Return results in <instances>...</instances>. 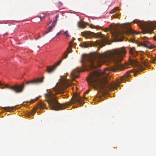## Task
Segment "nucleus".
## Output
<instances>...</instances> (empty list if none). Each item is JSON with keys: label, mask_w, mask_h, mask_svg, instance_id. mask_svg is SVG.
<instances>
[{"label": "nucleus", "mask_w": 156, "mask_h": 156, "mask_svg": "<svg viewBox=\"0 0 156 156\" xmlns=\"http://www.w3.org/2000/svg\"><path fill=\"white\" fill-rule=\"evenodd\" d=\"M126 53V51L123 47L113 49L108 52H105L101 54L96 52L89 55H83L81 63L83 70L77 68L71 73V78L74 80L78 77L80 73L83 70H88V68L91 69L101 66L107 60L106 59L111 60L115 64V66L111 68L112 71L115 72L118 70H123L124 67L120 62Z\"/></svg>", "instance_id": "f257e3e1"}, {"label": "nucleus", "mask_w": 156, "mask_h": 156, "mask_svg": "<svg viewBox=\"0 0 156 156\" xmlns=\"http://www.w3.org/2000/svg\"><path fill=\"white\" fill-rule=\"evenodd\" d=\"M109 73V70L106 69L103 71L91 73L87 78L89 85L102 89L110 87L111 85L108 82Z\"/></svg>", "instance_id": "f03ea898"}, {"label": "nucleus", "mask_w": 156, "mask_h": 156, "mask_svg": "<svg viewBox=\"0 0 156 156\" xmlns=\"http://www.w3.org/2000/svg\"><path fill=\"white\" fill-rule=\"evenodd\" d=\"M55 94L49 92L45 94V100L47 102L50 109L51 110L58 111L63 110L66 108L67 105L64 104H61L56 99Z\"/></svg>", "instance_id": "7ed1b4c3"}, {"label": "nucleus", "mask_w": 156, "mask_h": 156, "mask_svg": "<svg viewBox=\"0 0 156 156\" xmlns=\"http://www.w3.org/2000/svg\"><path fill=\"white\" fill-rule=\"evenodd\" d=\"M72 49L71 47L69 46L67 50L64 53L63 56L61 59L59 60L56 62L55 64L51 66H47L46 71L48 73L50 74L52 73L57 68V67L62 62V59L64 58H67L69 53L71 52Z\"/></svg>", "instance_id": "20e7f679"}, {"label": "nucleus", "mask_w": 156, "mask_h": 156, "mask_svg": "<svg viewBox=\"0 0 156 156\" xmlns=\"http://www.w3.org/2000/svg\"><path fill=\"white\" fill-rule=\"evenodd\" d=\"M71 83L67 79H65L62 82L57 84L56 87L53 89L55 91V94L63 93L64 89L70 86Z\"/></svg>", "instance_id": "39448f33"}, {"label": "nucleus", "mask_w": 156, "mask_h": 156, "mask_svg": "<svg viewBox=\"0 0 156 156\" xmlns=\"http://www.w3.org/2000/svg\"><path fill=\"white\" fill-rule=\"evenodd\" d=\"M152 23H148L147 22H140V26L144 29L143 33L151 34L152 33L154 29L156 26Z\"/></svg>", "instance_id": "423d86ee"}, {"label": "nucleus", "mask_w": 156, "mask_h": 156, "mask_svg": "<svg viewBox=\"0 0 156 156\" xmlns=\"http://www.w3.org/2000/svg\"><path fill=\"white\" fill-rule=\"evenodd\" d=\"M81 34L83 36L85 37L86 38H89L90 37H93L97 38L102 37L103 38L104 41H107L106 37L100 33H95L88 31L81 32Z\"/></svg>", "instance_id": "0eeeda50"}, {"label": "nucleus", "mask_w": 156, "mask_h": 156, "mask_svg": "<svg viewBox=\"0 0 156 156\" xmlns=\"http://www.w3.org/2000/svg\"><path fill=\"white\" fill-rule=\"evenodd\" d=\"M77 102L78 103L80 106L83 105L84 104L81 97L79 95L76 94L73 95L72 98L69 101V105H71Z\"/></svg>", "instance_id": "6e6552de"}, {"label": "nucleus", "mask_w": 156, "mask_h": 156, "mask_svg": "<svg viewBox=\"0 0 156 156\" xmlns=\"http://www.w3.org/2000/svg\"><path fill=\"white\" fill-rule=\"evenodd\" d=\"M25 86L24 84L20 85H14L10 86V90L16 93H21L23 91Z\"/></svg>", "instance_id": "1a4fd4ad"}, {"label": "nucleus", "mask_w": 156, "mask_h": 156, "mask_svg": "<svg viewBox=\"0 0 156 156\" xmlns=\"http://www.w3.org/2000/svg\"><path fill=\"white\" fill-rule=\"evenodd\" d=\"M44 77H42L41 78H37L36 79H34L33 80L30 81H27V84H37L42 83L43 82Z\"/></svg>", "instance_id": "9d476101"}, {"label": "nucleus", "mask_w": 156, "mask_h": 156, "mask_svg": "<svg viewBox=\"0 0 156 156\" xmlns=\"http://www.w3.org/2000/svg\"><path fill=\"white\" fill-rule=\"evenodd\" d=\"M98 45H99L100 48H101L103 46H104V44L102 42L98 41H96L94 42L93 41H91L90 42V46H95Z\"/></svg>", "instance_id": "9b49d317"}, {"label": "nucleus", "mask_w": 156, "mask_h": 156, "mask_svg": "<svg viewBox=\"0 0 156 156\" xmlns=\"http://www.w3.org/2000/svg\"><path fill=\"white\" fill-rule=\"evenodd\" d=\"M123 32L126 34H131L132 35L137 34L138 33L135 30H133L130 28H126V30Z\"/></svg>", "instance_id": "f8f14e48"}, {"label": "nucleus", "mask_w": 156, "mask_h": 156, "mask_svg": "<svg viewBox=\"0 0 156 156\" xmlns=\"http://www.w3.org/2000/svg\"><path fill=\"white\" fill-rule=\"evenodd\" d=\"M38 108L46 109V105L44 102H40L38 105L37 107L35 108H34V113L36 112L37 109Z\"/></svg>", "instance_id": "ddd939ff"}, {"label": "nucleus", "mask_w": 156, "mask_h": 156, "mask_svg": "<svg viewBox=\"0 0 156 156\" xmlns=\"http://www.w3.org/2000/svg\"><path fill=\"white\" fill-rule=\"evenodd\" d=\"M128 63L129 65L132 66L133 67L137 66L138 64V62L135 60L130 58H129Z\"/></svg>", "instance_id": "4468645a"}, {"label": "nucleus", "mask_w": 156, "mask_h": 156, "mask_svg": "<svg viewBox=\"0 0 156 156\" xmlns=\"http://www.w3.org/2000/svg\"><path fill=\"white\" fill-rule=\"evenodd\" d=\"M132 73V72L131 70H130L129 71H128L127 72L126 74L124 75L122 78V80L123 81L127 80V78L130 76L129 73Z\"/></svg>", "instance_id": "2eb2a0df"}, {"label": "nucleus", "mask_w": 156, "mask_h": 156, "mask_svg": "<svg viewBox=\"0 0 156 156\" xmlns=\"http://www.w3.org/2000/svg\"><path fill=\"white\" fill-rule=\"evenodd\" d=\"M143 45L144 47L148 48H149L151 49L153 48V46L151 44L150 42L147 41H144Z\"/></svg>", "instance_id": "dca6fc26"}, {"label": "nucleus", "mask_w": 156, "mask_h": 156, "mask_svg": "<svg viewBox=\"0 0 156 156\" xmlns=\"http://www.w3.org/2000/svg\"><path fill=\"white\" fill-rule=\"evenodd\" d=\"M78 27L80 28H83L86 27V25L88 24V23H87L84 22H80L78 23Z\"/></svg>", "instance_id": "f3484780"}, {"label": "nucleus", "mask_w": 156, "mask_h": 156, "mask_svg": "<svg viewBox=\"0 0 156 156\" xmlns=\"http://www.w3.org/2000/svg\"><path fill=\"white\" fill-rule=\"evenodd\" d=\"M0 88L3 89L6 88L7 89H9V86L7 84L3 85L0 82Z\"/></svg>", "instance_id": "a211bd4d"}, {"label": "nucleus", "mask_w": 156, "mask_h": 156, "mask_svg": "<svg viewBox=\"0 0 156 156\" xmlns=\"http://www.w3.org/2000/svg\"><path fill=\"white\" fill-rule=\"evenodd\" d=\"M54 27H53V25H52V26H49L48 27V31L44 33V35H45L47 33H48L50 32L51 30H52V28Z\"/></svg>", "instance_id": "6ab92c4d"}, {"label": "nucleus", "mask_w": 156, "mask_h": 156, "mask_svg": "<svg viewBox=\"0 0 156 156\" xmlns=\"http://www.w3.org/2000/svg\"><path fill=\"white\" fill-rule=\"evenodd\" d=\"M129 52L130 54L133 55L135 52V48H130Z\"/></svg>", "instance_id": "aec40b11"}, {"label": "nucleus", "mask_w": 156, "mask_h": 156, "mask_svg": "<svg viewBox=\"0 0 156 156\" xmlns=\"http://www.w3.org/2000/svg\"><path fill=\"white\" fill-rule=\"evenodd\" d=\"M46 16V14L45 13H41L40 14V16H38V17H39L41 19L40 21L39 22H40V21H41V20L44 19Z\"/></svg>", "instance_id": "412c9836"}, {"label": "nucleus", "mask_w": 156, "mask_h": 156, "mask_svg": "<svg viewBox=\"0 0 156 156\" xmlns=\"http://www.w3.org/2000/svg\"><path fill=\"white\" fill-rule=\"evenodd\" d=\"M90 27L91 28L96 29H99L101 27H100L98 26H95L92 24H91L90 25Z\"/></svg>", "instance_id": "4be33fe9"}, {"label": "nucleus", "mask_w": 156, "mask_h": 156, "mask_svg": "<svg viewBox=\"0 0 156 156\" xmlns=\"http://www.w3.org/2000/svg\"><path fill=\"white\" fill-rule=\"evenodd\" d=\"M58 15H57L55 17V18H54L55 19V20H54L53 21V23L52 24V25H53V27H55V23L57 21V19L58 17Z\"/></svg>", "instance_id": "5701e85b"}, {"label": "nucleus", "mask_w": 156, "mask_h": 156, "mask_svg": "<svg viewBox=\"0 0 156 156\" xmlns=\"http://www.w3.org/2000/svg\"><path fill=\"white\" fill-rule=\"evenodd\" d=\"M82 48H86L88 46L89 44L85 42H84L83 44H81L80 45Z\"/></svg>", "instance_id": "b1692460"}, {"label": "nucleus", "mask_w": 156, "mask_h": 156, "mask_svg": "<svg viewBox=\"0 0 156 156\" xmlns=\"http://www.w3.org/2000/svg\"><path fill=\"white\" fill-rule=\"evenodd\" d=\"M119 8L117 7H116L115 8V9H113L112 10V11L111 12V13H112L113 12H114V10H119Z\"/></svg>", "instance_id": "393cba45"}, {"label": "nucleus", "mask_w": 156, "mask_h": 156, "mask_svg": "<svg viewBox=\"0 0 156 156\" xmlns=\"http://www.w3.org/2000/svg\"><path fill=\"white\" fill-rule=\"evenodd\" d=\"M118 16L119 15L118 14H114L112 16V18H117Z\"/></svg>", "instance_id": "a878e982"}, {"label": "nucleus", "mask_w": 156, "mask_h": 156, "mask_svg": "<svg viewBox=\"0 0 156 156\" xmlns=\"http://www.w3.org/2000/svg\"><path fill=\"white\" fill-rule=\"evenodd\" d=\"M64 34L67 37H68L69 36V35H68V31H65L64 33Z\"/></svg>", "instance_id": "bb28decb"}, {"label": "nucleus", "mask_w": 156, "mask_h": 156, "mask_svg": "<svg viewBox=\"0 0 156 156\" xmlns=\"http://www.w3.org/2000/svg\"><path fill=\"white\" fill-rule=\"evenodd\" d=\"M89 90H87L84 93L83 95V97H84L85 95L86 94H87V93H88L89 92Z\"/></svg>", "instance_id": "cd10ccee"}, {"label": "nucleus", "mask_w": 156, "mask_h": 156, "mask_svg": "<svg viewBox=\"0 0 156 156\" xmlns=\"http://www.w3.org/2000/svg\"><path fill=\"white\" fill-rule=\"evenodd\" d=\"M116 33V35L118 36L119 35L121 34V32H120L119 31H117Z\"/></svg>", "instance_id": "c85d7f7f"}, {"label": "nucleus", "mask_w": 156, "mask_h": 156, "mask_svg": "<svg viewBox=\"0 0 156 156\" xmlns=\"http://www.w3.org/2000/svg\"><path fill=\"white\" fill-rule=\"evenodd\" d=\"M35 101V100H33V99L31 100L30 101V102H31L32 103H34Z\"/></svg>", "instance_id": "c756f323"}, {"label": "nucleus", "mask_w": 156, "mask_h": 156, "mask_svg": "<svg viewBox=\"0 0 156 156\" xmlns=\"http://www.w3.org/2000/svg\"><path fill=\"white\" fill-rule=\"evenodd\" d=\"M39 99V97H36L35 98V101H36V100H37L38 99Z\"/></svg>", "instance_id": "7c9ffc66"}, {"label": "nucleus", "mask_w": 156, "mask_h": 156, "mask_svg": "<svg viewBox=\"0 0 156 156\" xmlns=\"http://www.w3.org/2000/svg\"><path fill=\"white\" fill-rule=\"evenodd\" d=\"M13 108V107H10V112L11 111V110Z\"/></svg>", "instance_id": "2f4dec72"}, {"label": "nucleus", "mask_w": 156, "mask_h": 156, "mask_svg": "<svg viewBox=\"0 0 156 156\" xmlns=\"http://www.w3.org/2000/svg\"><path fill=\"white\" fill-rule=\"evenodd\" d=\"M133 22L135 23H136L137 22V21H135V20H134L133 21Z\"/></svg>", "instance_id": "473e14b6"}, {"label": "nucleus", "mask_w": 156, "mask_h": 156, "mask_svg": "<svg viewBox=\"0 0 156 156\" xmlns=\"http://www.w3.org/2000/svg\"><path fill=\"white\" fill-rule=\"evenodd\" d=\"M4 108L6 110H7V107H5Z\"/></svg>", "instance_id": "72a5a7b5"}, {"label": "nucleus", "mask_w": 156, "mask_h": 156, "mask_svg": "<svg viewBox=\"0 0 156 156\" xmlns=\"http://www.w3.org/2000/svg\"><path fill=\"white\" fill-rule=\"evenodd\" d=\"M59 4L61 5H62V2H59Z\"/></svg>", "instance_id": "f704fd0d"}, {"label": "nucleus", "mask_w": 156, "mask_h": 156, "mask_svg": "<svg viewBox=\"0 0 156 156\" xmlns=\"http://www.w3.org/2000/svg\"><path fill=\"white\" fill-rule=\"evenodd\" d=\"M155 60H156V58L154 60V61H153V62H152L153 63H154V61H155Z\"/></svg>", "instance_id": "c9c22d12"}, {"label": "nucleus", "mask_w": 156, "mask_h": 156, "mask_svg": "<svg viewBox=\"0 0 156 156\" xmlns=\"http://www.w3.org/2000/svg\"><path fill=\"white\" fill-rule=\"evenodd\" d=\"M35 39H36V40H37V39H38V38H37V37L36 38H35Z\"/></svg>", "instance_id": "e433bc0d"}, {"label": "nucleus", "mask_w": 156, "mask_h": 156, "mask_svg": "<svg viewBox=\"0 0 156 156\" xmlns=\"http://www.w3.org/2000/svg\"><path fill=\"white\" fill-rule=\"evenodd\" d=\"M51 23V22H50V23L48 24V25H49V24Z\"/></svg>", "instance_id": "4c0bfd02"}, {"label": "nucleus", "mask_w": 156, "mask_h": 156, "mask_svg": "<svg viewBox=\"0 0 156 156\" xmlns=\"http://www.w3.org/2000/svg\"><path fill=\"white\" fill-rule=\"evenodd\" d=\"M41 37V36H39V38H40Z\"/></svg>", "instance_id": "58836bf2"}, {"label": "nucleus", "mask_w": 156, "mask_h": 156, "mask_svg": "<svg viewBox=\"0 0 156 156\" xmlns=\"http://www.w3.org/2000/svg\"><path fill=\"white\" fill-rule=\"evenodd\" d=\"M121 34H123V33H122V32H121Z\"/></svg>", "instance_id": "ea45409f"}]
</instances>
